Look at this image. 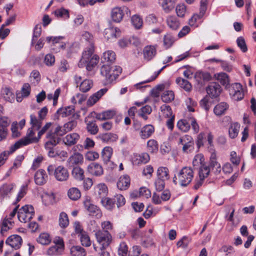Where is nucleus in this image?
<instances>
[{
  "mask_svg": "<svg viewBox=\"0 0 256 256\" xmlns=\"http://www.w3.org/2000/svg\"><path fill=\"white\" fill-rule=\"evenodd\" d=\"M72 176L76 180H82L84 178V170L78 166L73 167Z\"/></svg>",
  "mask_w": 256,
  "mask_h": 256,
  "instance_id": "34",
  "label": "nucleus"
},
{
  "mask_svg": "<svg viewBox=\"0 0 256 256\" xmlns=\"http://www.w3.org/2000/svg\"><path fill=\"white\" fill-rule=\"evenodd\" d=\"M154 128L151 124H147L142 127L140 131V136L142 139L150 137L154 132Z\"/></svg>",
  "mask_w": 256,
  "mask_h": 256,
  "instance_id": "24",
  "label": "nucleus"
},
{
  "mask_svg": "<svg viewBox=\"0 0 256 256\" xmlns=\"http://www.w3.org/2000/svg\"><path fill=\"white\" fill-rule=\"evenodd\" d=\"M69 224V220L66 214L62 212L60 214L59 224L62 228H65L68 226Z\"/></svg>",
  "mask_w": 256,
  "mask_h": 256,
  "instance_id": "49",
  "label": "nucleus"
},
{
  "mask_svg": "<svg viewBox=\"0 0 256 256\" xmlns=\"http://www.w3.org/2000/svg\"><path fill=\"white\" fill-rule=\"evenodd\" d=\"M194 178V172L190 167L183 168L173 178V182L175 184H178L185 187L188 186Z\"/></svg>",
  "mask_w": 256,
  "mask_h": 256,
  "instance_id": "2",
  "label": "nucleus"
},
{
  "mask_svg": "<svg viewBox=\"0 0 256 256\" xmlns=\"http://www.w3.org/2000/svg\"><path fill=\"white\" fill-rule=\"evenodd\" d=\"M176 82L186 92H190L192 88L191 84L185 79L182 78H178L176 79Z\"/></svg>",
  "mask_w": 256,
  "mask_h": 256,
  "instance_id": "38",
  "label": "nucleus"
},
{
  "mask_svg": "<svg viewBox=\"0 0 256 256\" xmlns=\"http://www.w3.org/2000/svg\"><path fill=\"white\" fill-rule=\"evenodd\" d=\"M68 195L71 200H76L80 198L81 193L78 188H72L68 190Z\"/></svg>",
  "mask_w": 256,
  "mask_h": 256,
  "instance_id": "42",
  "label": "nucleus"
},
{
  "mask_svg": "<svg viewBox=\"0 0 256 256\" xmlns=\"http://www.w3.org/2000/svg\"><path fill=\"white\" fill-rule=\"evenodd\" d=\"M37 242L42 245H46L50 242L51 239L48 234L42 233L37 238Z\"/></svg>",
  "mask_w": 256,
  "mask_h": 256,
  "instance_id": "50",
  "label": "nucleus"
},
{
  "mask_svg": "<svg viewBox=\"0 0 256 256\" xmlns=\"http://www.w3.org/2000/svg\"><path fill=\"white\" fill-rule=\"evenodd\" d=\"M131 22L136 29H140L143 24L142 18L138 15L135 14L132 17Z\"/></svg>",
  "mask_w": 256,
  "mask_h": 256,
  "instance_id": "51",
  "label": "nucleus"
},
{
  "mask_svg": "<svg viewBox=\"0 0 256 256\" xmlns=\"http://www.w3.org/2000/svg\"><path fill=\"white\" fill-rule=\"evenodd\" d=\"M84 206L86 209L90 212V214L100 218L102 216V212L100 209L97 206L92 204L90 200H86L84 202Z\"/></svg>",
  "mask_w": 256,
  "mask_h": 256,
  "instance_id": "10",
  "label": "nucleus"
},
{
  "mask_svg": "<svg viewBox=\"0 0 256 256\" xmlns=\"http://www.w3.org/2000/svg\"><path fill=\"white\" fill-rule=\"evenodd\" d=\"M130 179L127 174L121 176L117 182V186L120 190H126L130 186Z\"/></svg>",
  "mask_w": 256,
  "mask_h": 256,
  "instance_id": "22",
  "label": "nucleus"
},
{
  "mask_svg": "<svg viewBox=\"0 0 256 256\" xmlns=\"http://www.w3.org/2000/svg\"><path fill=\"white\" fill-rule=\"evenodd\" d=\"M182 148V150L184 153H190L194 150V141L192 138L189 136V138L186 139V142H184Z\"/></svg>",
  "mask_w": 256,
  "mask_h": 256,
  "instance_id": "26",
  "label": "nucleus"
},
{
  "mask_svg": "<svg viewBox=\"0 0 256 256\" xmlns=\"http://www.w3.org/2000/svg\"><path fill=\"white\" fill-rule=\"evenodd\" d=\"M148 150L152 153L156 152L158 150V144L154 140H150L147 142Z\"/></svg>",
  "mask_w": 256,
  "mask_h": 256,
  "instance_id": "55",
  "label": "nucleus"
},
{
  "mask_svg": "<svg viewBox=\"0 0 256 256\" xmlns=\"http://www.w3.org/2000/svg\"><path fill=\"white\" fill-rule=\"evenodd\" d=\"M74 112V109L73 106H69L65 108H59L56 113L54 114V117L58 119V116H61L62 117H66L72 114Z\"/></svg>",
  "mask_w": 256,
  "mask_h": 256,
  "instance_id": "25",
  "label": "nucleus"
},
{
  "mask_svg": "<svg viewBox=\"0 0 256 256\" xmlns=\"http://www.w3.org/2000/svg\"><path fill=\"white\" fill-rule=\"evenodd\" d=\"M240 124L238 122L232 123L228 130L230 137L232 138H236L238 134Z\"/></svg>",
  "mask_w": 256,
  "mask_h": 256,
  "instance_id": "37",
  "label": "nucleus"
},
{
  "mask_svg": "<svg viewBox=\"0 0 256 256\" xmlns=\"http://www.w3.org/2000/svg\"><path fill=\"white\" fill-rule=\"evenodd\" d=\"M64 248L56 246H53L48 248L47 254L50 256H56L62 254Z\"/></svg>",
  "mask_w": 256,
  "mask_h": 256,
  "instance_id": "41",
  "label": "nucleus"
},
{
  "mask_svg": "<svg viewBox=\"0 0 256 256\" xmlns=\"http://www.w3.org/2000/svg\"><path fill=\"white\" fill-rule=\"evenodd\" d=\"M112 154V149L110 146L105 147L102 152V156L104 162L110 161Z\"/></svg>",
  "mask_w": 256,
  "mask_h": 256,
  "instance_id": "44",
  "label": "nucleus"
},
{
  "mask_svg": "<svg viewBox=\"0 0 256 256\" xmlns=\"http://www.w3.org/2000/svg\"><path fill=\"white\" fill-rule=\"evenodd\" d=\"M80 138V135L76 132L67 134L63 139L64 144L68 146H72L77 143Z\"/></svg>",
  "mask_w": 256,
  "mask_h": 256,
  "instance_id": "20",
  "label": "nucleus"
},
{
  "mask_svg": "<svg viewBox=\"0 0 256 256\" xmlns=\"http://www.w3.org/2000/svg\"><path fill=\"white\" fill-rule=\"evenodd\" d=\"M42 32L41 25L40 24H36L34 30L33 36L32 40V44H33L36 41Z\"/></svg>",
  "mask_w": 256,
  "mask_h": 256,
  "instance_id": "60",
  "label": "nucleus"
},
{
  "mask_svg": "<svg viewBox=\"0 0 256 256\" xmlns=\"http://www.w3.org/2000/svg\"><path fill=\"white\" fill-rule=\"evenodd\" d=\"M47 170L49 175L54 176L59 182L66 181L70 176L68 169L62 166H56L51 164L48 166Z\"/></svg>",
  "mask_w": 256,
  "mask_h": 256,
  "instance_id": "3",
  "label": "nucleus"
},
{
  "mask_svg": "<svg viewBox=\"0 0 256 256\" xmlns=\"http://www.w3.org/2000/svg\"><path fill=\"white\" fill-rule=\"evenodd\" d=\"M116 58L115 52L112 50H107L104 52L102 57V62H114Z\"/></svg>",
  "mask_w": 256,
  "mask_h": 256,
  "instance_id": "32",
  "label": "nucleus"
},
{
  "mask_svg": "<svg viewBox=\"0 0 256 256\" xmlns=\"http://www.w3.org/2000/svg\"><path fill=\"white\" fill-rule=\"evenodd\" d=\"M101 138L103 142H116L118 140V136L116 134L108 132L103 134L101 136Z\"/></svg>",
  "mask_w": 256,
  "mask_h": 256,
  "instance_id": "48",
  "label": "nucleus"
},
{
  "mask_svg": "<svg viewBox=\"0 0 256 256\" xmlns=\"http://www.w3.org/2000/svg\"><path fill=\"white\" fill-rule=\"evenodd\" d=\"M22 242V238L20 236L14 234L7 238L6 243L15 250H17L20 248Z\"/></svg>",
  "mask_w": 256,
  "mask_h": 256,
  "instance_id": "13",
  "label": "nucleus"
},
{
  "mask_svg": "<svg viewBox=\"0 0 256 256\" xmlns=\"http://www.w3.org/2000/svg\"><path fill=\"white\" fill-rule=\"evenodd\" d=\"M96 194L102 198H104L108 193V188L104 184H99L94 188Z\"/></svg>",
  "mask_w": 256,
  "mask_h": 256,
  "instance_id": "36",
  "label": "nucleus"
},
{
  "mask_svg": "<svg viewBox=\"0 0 256 256\" xmlns=\"http://www.w3.org/2000/svg\"><path fill=\"white\" fill-rule=\"evenodd\" d=\"M210 170L212 172L214 173L215 175L218 174L221 172L220 164L218 162H214L212 164H209Z\"/></svg>",
  "mask_w": 256,
  "mask_h": 256,
  "instance_id": "63",
  "label": "nucleus"
},
{
  "mask_svg": "<svg viewBox=\"0 0 256 256\" xmlns=\"http://www.w3.org/2000/svg\"><path fill=\"white\" fill-rule=\"evenodd\" d=\"M30 124L31 127L34 128L36 130H38L42 124V120L39 118H38L34 114L30 115Z\"/></svg>",
  "mask_w": 256,
  "mask_h": 256,
  "instance_id": "40",
  "label": "nucleus"
},
{
  "mask_svg": "<svg viewBox=\"0 0 256 256\" xmlns=\"http://www.w3.org/2000/svg\"><path fill=\"white\" fill-rule=\"evenodd\" d=\"M158 178L164 180H168L170 178L169 170L166 167L161 166L157 170Z\"/></svg>",
  "mask_w": 256,
  "mask_h": 256,
  "instance_id": "39",
  "label": "nucleus"
},
{
  "mask_svg": "<svg viewBox=\"0 0 256 256\" xmlns=\"http://www.w3.org/2000/svg\"><path fill=\"white\" fill-rule=\"evenodd\" d=\"M166 66H164L162 68L159 70L157 71V72H154V74L150 77V78L148 79V80H146L144 81H143L142 82H140L138 84H136V85H135V86L138 88H140V84H146V83H148V82H150L152 81H153L160 74L161 72L164 68H166Z\"/></svg>",
  "mask_w": 256,
  "mask_h": 256,
  "instance_id": "52",
  "label": "nucleus"
},
{
  "mask_svg": "<svg viewBox=\"0 0 256 256\" xmlns=\"http://www.w3.org/2000/svg\"><path fill=\"white\" fill-rule=\"evenodd\" d=\"M74 81L76 87H79L80 90L83 92L89 91L93 86L92 80H82V77L78 74H76L74 76Z\"/></svg>",
  "mask_w": 256,
  "mask_h": 256,
  "instance_id": "7",
  "label": "nucleus"
},
{
  "mask_svg": "<svg viewBox=\"0 0 256 256\" xmlns=\"http://www.w3.org/2000/svg\"><path fill=\"white\" fill-rule=\"evenodd\" d=\"M101 203L104 207L109 210H112L114 206V198H101Z\"/></svg>",
  "mask_w": 256,
  "mask_h": 256,
  "instance_id": "47",
  "label": "nucleus"
},
{
  "mask_svg": "<svg viewBox=\"0 0 256 256\" xmlns=\"http://www.w3.org/2000/svg\"><path fill=\"white\" fill-rule=\"evenodd\" d=\"M70 254L72 256H86V250L80 246H73L70 248Z\"/></svg>",
  "mask_w": 256,
  "mask_h": 256,
  "instance_id": "30",
  "label": "nucleus"
},
{
  "mask_svg": "<svg viewBox=\"0 0 256 256\" xmlns=\"http://www.w3.org/2000/svg\"><path fill=\"white\" fill-rule=\"evenodd\" d=\"M89 116L85 118L84 121L86 124V129L88 132L92 134H96L98 133V128L96 123V121H88Z\"/></svg>",
  "mask_w": 256,
  "mask_h": 256,
  "instance_id": "31",
  "label": "nucleus"
},
{
  "mask_svg": "<svg viewBox=\"0 0 256 256\" xmlns=\"http://www.w3.org/2000/svg\"><path fill=\"white\" fill-rule=\"evenodd\" d=\"M228 107V106L226 103L220 102L214 106V112L216 115L220 116L224 114Z\"/></svg>",
  "mask_w": 256,
  "mask_h": 256,
  "instance_id": "35",
  "label": "nucleus"
},
{
  "mask_svg": "<svg viewBox=\"0 0 256 256\" xmlns=\"http://www.w3.org/2000/svg\"><path fill=\"white\" fill-rule=\"evenodd\" d=\"M33 128L31 127L28 129L26 136L16 142L14 144L11 146V152H14L17 149L23 146H26L32 143L37 142L39 138L34 136V132Z\"/></svg>",
  "mask_w": 256,
  "mask_h": 256,
  "instance_id": "4",
  "label": "nucleus"
},
{
  "mask_svg": "<svg viewBox=\"0 0 256 256\" xmlns=\"http://www.w3.org/2000/svg\"><path fill=\"white\" fill-rule=\"evenodd\" d=\"M120 31L118 28L110 27L104 30V36L108 41L112 42L120 36Z\"/></svg>",
  "mask_w": 256,
  "mask_h": 256,
  "instance_id": "9",
  "label": "nucleus"
},
{
  "mask_svg": "<svg viewBox=\"0 0 256 256\" xmlns=\"http://www.w3.org/2000/svg\"><path fill=\"white\" fill-rule=\"evenodd\" d=\"M34 179L36 184L42 186L46 182L48 176L44 170L40 169L36 172Z\"/></svg>",
  "mask_w": 256,
  "mask_h": 256,
  "instance_id": "16",
  "label": "nucleus"
},
{
  "mask_svg": "<svg viewBox=\"0 0 256 256\" xmlns=\"http://www.w3.org/2000/svg\"><path fill=\"white\" fill-rule=\"evenodd\" d=\"M207 94L212 98L218 96L222 92L220 86L217 82H212L206 88Z\"/></svg>",
  "mask_w": 256,
  "mask_h": 256,
  "instance_id": "11",
  "label": "nucleus"
},
{
  "mask_svg": "<svg viewBox=\"0 0 256 256\" xmlns=\"http://www.w3.org/2000/svg\"><path fill=\"white\" fill-rule=\"evenodd\" d=\"M143 53L144 58L150 61L154 58L156 54V48L154 46H147L144 47Z\"/></svg>",
  "mask_w": 256,
  "mask_h": 256,
  "instance_id": "21",
  "label": "nucleus"
},
{
  "mask_svg": "<svg viewBox=\"0 0 256 256\" xmlns=\"http://www.w3.org/2000/svg\"><path fill=\"white\" fill-rule=\"evenodd\" d=\"M62 39V36H48L46 38V40L48 42H52L54 44H58V47H60L62 49H64L66 48V44L60 42Z\"/></svg>",
  "mask_w": 256,
  "mask_h": 256,
  "instance_id": "45",
  "label": "nucleus"
},
{
  "mask_svg": "<svg viewBox=\"0 0 256 256\" xmlns=\"http://www.w3.org/2000/svg\"><path fill=\"white\" fill-rule=\"evenodd\" d=\"M174 98V94L172 90H166L164 92L162 95V100L168 103L172 102Z\"/></svg>",
  "mask_w": 256,
  "mask_h": 256,
  "instance_id": "46",
  "label": "nucleus"
},
{
  "mask_svg": "<svg viewBox=\"0 0 256 256\" xmlns=\"http://www.w3.org/2000/svg\"><path fill=\"white\" fill-rule=\"evenodd\" d=\"M97 242L100 245V249H106L110 244L112 236L107 230H98L95 233Z\"/></svg>",
  "mask_w": 256,
  "mask_h": 256,
  "instance_id": "5",
  "label": "nucleus"
},
{
  "mask_svg": "<svg viewBox=\"0 0 256 256\" xmlns=\"http://www.w3.org/2000/svg\"><path fill=\"white\" fill-rule=\"evenodd\" d=\"M107 91V88H104L94 94L88 100V105L92 106L94 104L102 98V96Z\"/></svg>",
  "mask_w": 256,
  "mask_h": 256,
  "instance_id": "18",
  "label": "nucleus"
},
{
  "mask_svg": "<svg viewBox=\"0 0 256 256\" xmlns=\"http://www.w3.org/2000/svg\"><path fill=\"white\" fill-rule=\"evenodd\" d=\"M79 147L82 149L83 148L82 145H76L73 148L72 150L74 152L66 160V164L68 167H75L83 162L84 157L82 154L76 152L77 148Z\"/></svg>",
  "mask_w": 256,
  "mask_h": 256,
  "instance_id": "6",
  "label": "nucleus"
},
{
  "mask_svg": "<svg viewBox=\"0 0 256 256\" xmlns=\"http://www.w3.org/2000/svg\"><path fill=\"white\" fill-rule=\"evenodd\" d=\"M152 108L150 106L146 105L141 108L138 115L141 116L144 120H146L148 119V114H150L152 112Z\"/></svg>",
  "mask_w": 256,
  "mask_h": 256,
  "instance_id": "54",
  "label": "nucleus"
},
{
  "mask_svg": "<svg viewBox=\"0 0 256 256\" xmlns=\"http://www.w3.org/2000/svg\"><path fill=\"white\" fill-rule=\"evenodd\" d=\"M114 115V111L108 110L101 113L96 114V118L100 120H104L112 118Z\"/></svg>",
  "mask_w": 256,
  "mask_h": 256,
  "instance_id": "33",
  "label": "nucleus"
},
{
  "mask_svg": "<svg viewBox=\"0 0 256 256\" xmlns=\"http://www.w3.org/2000/svg\"><path fill=\"white\" fill-rule=\"evenodd\" d=\"M100 73L108 81H112V68L110 65H103L100 68Z\"/></svg>",
  "mask_w": 256,
  "mask_h": 256,
  "instance_id": "29",
  "label": "nucleus"
},
{
  "mask_svg": "<svg viewBox=\"0 0 256 256\" xmlns=\"http://www.w3.org/2000/svg\"><path fill=\"white\" fill-rule=\"evenodd\" d=\"M88 172L94 176H100L103 174V168L100 164L96 162H92L87 168Z\"/></svg>",
  "mask_w": 256,
  "mask_h": 256,
  "instance_id": "15",
  "label": "nucleus"
},
{
  "mask_svg": "<svg viewBox=\"0 0 256 256\" xmlns=\"http://www.w3.org/2000/svg\"><path fill=\"white\" fill-rule=\"evenodd\" d=\"M230 94L234 100H242L244 96V92L242 86L239 83H234L232 85V88L230 90Z\"/></svg>",
  "mask_w": 256,
  "mask_h": 256,
  "instance_id": "8",
  "label": "nucleus"
},
{
  "mask_svg": "<svg viewBox=\"0 0 256 256\" xmlns=\"http://www.w3.org/2000/svg\"><path fill=\"white\" fill-rule=\"evenodd\" d=\"M150 159V156L148 153L134 154L132 158V162L133 164L139 166L147 163Z\"/></svg>",
  "mask_w": 256,
  "mask_h": 256,
  "instance_id": "14",
  "label": "nucleus"
},
{
  "mask_svg": "<svg viewBox=\"0 0 256 256\" xmlns=\"http://www.w3.org/2000/svg\"><path fill=\"white\" fill-rule=\"evenodd\" d=\"M173 138L174 140L176 142L178 145H183L184 142H186V139L189 138V135L185 134L183 136H181L179 133L174 132Z\"/></svg>",
  "mask_w": 256,
  "mask_h": 256,
  "instance_id": "56",
  "label": "nucleus"
},
{
  "mask_svg": "<svg viewBox=\"0 0 256 256\" xmlns=\"http://www.w3.org/2000/svg\"><path fill=\"white\" fill-rule=\"evenodd\" d=\"M163 41L164 46L168 48L172 45L174 42V39L172 35L167 34L164 36Z\"/></svg>",
  "mask_w": 256,
  "mask_h": 256,
  "instance_id": "59",
  "label": "nucleus"
},
{
  "mask_svg": "<svg viewBox=\"0 0 256 256\" xmlns=\"http://www.w3.org/2000/svg\"><path fill=\"white\" fill-rule=\"evenodd\" d=\"M188 121L190 122V125L192 126L194 134H198L200 130V126L197 122L196 119L192 116H188Z\"/></svg>",
  "mask_w": 256,
  "mask_h": 256,
  "instance_id": "57",
  "label": "nucleus"
},
{
  "mask_svg": "<svg viewBox=\"0 0 256 256\" xmlns=\"http://www.w3.org/2000/svg\"><path fill=\"white\" fill-rule=\"evenodd\" d=\"M127 9L126 7H116L111 11V18L112 20L116 22H120L124 16V10Z\"/></svg>",
  "mask_w": 256,
  "mask_h": 256,
  "instance_id": "12",
  "label": "nucleus"
},
{
  "mask_svg": "<svg viewBox=\"0 0 256 256\" xmlns=\"http://www.w3.org/2000/svg\"><path fill=\"white\" fill-rule=\"evenodd\" d=\"M210 170V166L202 165L199 170V178L202 180H204L209 175Z\"/></svg>",
  "mask_w": 256,
  "mask_h": 256,
  "instance_id": "53",
  "label": "nucleus"
},
{
  "mask_svg": "<svg viewBox=\"0 0 256 256\" xmlns=\"http://www.w3.org/2000/svg\"><path fill=\"white\" fill-rule=\"evenodd\" d=\"M166 23L168 27L172 30H178L180 24L178 19L174 16H168L166 18Z\"/></svg>",
  "mask_w": 256,
  "mask_h": 256,
  "instance_id": "23",
  "label": "nucleus"
},
{
  "mask_svg": "<svg viewBox=\"0 0 256 256\" xmlns=\"http://www.w3.org/2000/svg\"><path fill=\"white\" fill-rule=\"evenodd\" d=\"M236 44L243 52H246L248 50L247 46L244 38L242 36L238 38L236 40Z\"/></svg>",
  "mask_w": 256,
  "mask_h": 256,
  "instance_id": "61",
  "label": "nucleus"
},
{
  "mask_svg": "<svg viewBox=\"0 0 256 256\" xmlns=\"http://www.w3.org/2000/svg\"><path fill=\"white\" fill-rule=\"evenodd\" d=\"M46 138H50V140L46 142L44 145L45 148L46 150L52 149L58 143V142L56 140V138L54 136V134L52 132H48L47 134Z\"/></svg>",
  "mask_w": 256,
  "mask_h": 256,
  "instance_id": "28",
  "label": "nucleus"
},
{
  "mask_svg": "<svg viewBox=\"0 0 256 256\" xmlns=\"http://www.w3.org/2000/svg\"><path fill=\"white\" fill-rule=\"evenodd\" d=\"M94 49L93 46L87 48L82 54V56L78 64L80 68L86 67L88 72L92 70L99 62V57L94 54Z\"/></svg>",
  "mask_w": 256,
  "mask_h": 256,
  "instance_id": "1",
  "label": "nucleus"
},
{
  "mask_svg": "<svg viewBox=\"0 0 256 256\" xmlns=\"http://www.w3.org/2000/svg\"><path fill=\"white\" fill-rule=\"evenodd\" d=\"M160 109L165 117L170 118L172 116H174L172 115V109L169 106L164 104L160 107Z\"/></svg>",
  "mask_w": 256,
  "mask_h": 256,
  "instance_id": "64",
  "label": "nucleus"
},
{
  "mask_svg": "<svg viewBox=\"0 0 256 256\" xmlns=\"http://www.w3.org/2000/svg\"><path fill=\"white\" fill-rule=\"evenodd\" d=\"M26 208H24L25 210ZM18 217L19 220L22 222H27L30 221V220L33 217V212L32 208H30V213H26L24 211V208H20L19 211L18 212Z\"/></svg>",
  "mask_w": 256,
  "mask_h": 256,
  "instance_id": "19",
  "label": "nucleus"
},
{
  "mask_svg": "<svg viewBox=\"0 0 256 256\" xmlns=\"http://www.w3.org/2000/svg\"><path fill=\"white\" fill-rule=\"evenodd\" d=\"M218 80L220 82V83L225 86L226 87L229 84V78L228 75L224 72H222L218 75Z\"/></svg>",
  "mask_w": 256,
  "mask_h": 256,
  "instance_id": "58",
  "label": "nucleus"
},
{
  "mask_svg": "<svg viewBox=\"0 0 256 256\" xmlns=\"http://www.w3.org/2000/svg\"><path fill=\"white\" fill-rule=\"evenodd\" d=\"M186 103L188 110L190 112H194V108L197 106V103L191 98H188L186 100Z\"/></svg>",
  "mask_w": 256,
  "mask_h": 256,
  "instance_id": "62",
  "label": "nucleus"
},
{
  "mask_svg": "<svg viewBox=\"0 0 256 256\" xmlns=\"http://www.w3.org/2000/svg\"><path fill=\"white\" fill-rule=\"evenodd\" d=\"M78 236L80 238L82 246L88 247L91 245L92 242L90 238L86 232L82 233L80 235H78Z\"/></svg>",
  "mask_w": 256,
  "mask_h": 256,
  "instance_id": "43",
  "label": "nucleus"
},
{
  "mask_svg": "<svg viewBox=\"0 0 256 256\" xmlns=\"http://www.w3.org/2000/svg\"><path fill=\"white\" fill-rule=\"evenodd\" d=\"M31 91V88L28 83H24L22 88L20 92H18L16 94V99L18 102H22L24 98L29 96Z\"/></svg>",
  "mask_w": 256,
  "mask_h": 256,
  "instance_id": "17",
  "label": "nucleus"
},
{
  "mask_svg": "<svg viewBox=\"0 0 256 256\" xmlns=\"http://www.w3.org/2000/svg\"><path fill=\"white\" fill-rule=\"evenodd\" d=\"M178 128L181 131L186 132H188L190 128V122L188 121V116L186 118L179 120L176 124Z\"/></svg>",
  "mask_w": 256,
  "mask_h": 256,
  "instance_id": "27",
  "label": "nucleus"
}]
</instances>
